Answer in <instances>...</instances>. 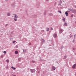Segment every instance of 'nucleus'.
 I'll return each instance as SVG.
<instances>
[{
  "mask_svg": "<svg viewBox=\"0 0 76 76\" xmlns=\"http://www.w3.org/2000/svg\"><path fill=\"white\" fill-rule=\"evenodd\" d=\"M30 71L31 73H34L35 72V69H30Z\"/></svg>",
  "mask_w": 76,
  "mask_h": 76,
  "instance_id": "f257e3e1",
  "label": "nucleus"
},
{
  "mask_svg": "<svg viewBox=\"0 0 76 76\" xmlns=\"http://www.w3.org/2000/svg\"><path fill=\"white\" fill-rule=\"evenodd\" d=\"M76 64H74L72 66V68L75 69V67H76Z\"/></svg>",
  "mask_w": 76,
  "mask_h": 76,
  "instance_id": "f03ea898",
  "label": "nucleus"
},
{
  "mask_svg": "<svg viewBox=\"0 0 76 76\" xmlns=\"http://www.w3.org/2000/svg\"><path fill=\"white\" fill-rule=\"evenodd\" d=\"M59 33H62V32H63V30H62V29H61L59 30Z\"/></svg>",
  "mask_w": 76,
  "mask_h": 76,
  "instance_id": "7ed1b4c3",
  "label": "nucleus"
},
{
  "mask_svg": "<svg viewBox=\"0 0 76 76\" xmlns=\"http://www.w3.org/2000/svg\"><path fill=\"white\" fill-rule=\"evenodd\" d=\"M15 54H18V51H15Z\"/></svg>",
  "mask_w": 76,
  "mask_h": 76,
  "instance_id": "20e7f679",
  "label": "nucleus"
},
{
  "mask_svg": "<svg viewBox=\"0 0 76 76\" xmlns=\"http://www.w3.org/2000/svg\"><path fill=\"white\" fill-rule=\"evenodd\" d=\"M52 69L53 70H56V68L54 66L52 68Z\"/></svg>",
  "mask_w": 76,
  "mask_h": 76,
  "instance_id": "39448f33",
  "label": "nucleus"
},
{
  "mask_svg": "<svg viewBox=\"0 0 76 76\" xmlns=\"http://www.w3.org/2000/svg\"><path fill=\"white\" fill-rule=\"evenodd\" d=\"M50 30V28H47L46 29V31H49V30Z\"/></svg>",
  "mask_w": 76,
  "mask_h": 76,
  "instance_id": "423d86ee",
  "label": "nucleus"
},
{
  "mask_svg": "<svg viewBox=\"0 0 76 76\" xmlns=\"http://www.w3.org/2000/svg\"><path fill=\"white\" fill-rule=\"evenodd\" d=\"M68 14H69L67 13V12H65V14H66V16H68Z\"/></svg>",
  "mask_w": 76,
  "mask_h": 76,
  "instance_id": "0eeeda50",
  "label": "nucleus"
},
{
  "mask_svg": "<svg viewBox=\"0 0 76 76\" xmlns=\"http://www.w3.org/2000/svg\"><path fill=\"white\" fill-rule=\"evenodd\" d=\"M57 36V34H55L54 35H53V37H56Z\"/></svg>",
  "mask_w": 76,
  "mask_h": 76,
  "instance_id": "6e6552de",
  "label": "nucleus"
},
{
  "mask_svg": "<svg viewBox=\"0 0 76 76\" xmlns=\"http://www.w3.org/2000/svg\"><path fill=\"white\" fill-rule=\"evenodd\" d=\"M14 15H15V18H18V16H16V15H15V14H14Z\"/></svg>",
  "mask_w": 76,
  "mask_h": 76,
  "instance_id": "1a4fd4ad",
  "label": "nucleus"
},
{
  "mask_svg": "<svg viewBox=\"0 0 76 76\" xmlns=\"http://www.w3.org/2000/svg\"><path fill=\"white\" fill-rule=\"evenodd\" d=\"M64 25H65V26H67V23H65Z\"/></svg>",
  "mask_w": 76,
  "mask_h": 76,
  "instance_id": "9d476101",
  "label": "nucleus"
},
{
  "mask_svg": "<svg viewBox=\"0 0 76 76\" xmlns=\"http://www.w3.org/2000/svg\"><path fill=\"white\" fill-rule=\"evenodd\" d=\"M6 61L7 63H9V60H8V59H7V60H6Z\"/></svg>",
  "mask_w": 76,
  "mask_h": 76,
  "instance_id": "9b49d317",
  "label": "nucleus"
},
{
  "mask_svg": "<svg viewBox=\"0 0 76 76\" xmlns=\"http://www.w3.org/2000/svg\"><path fill=\"white\" fill-rule=\"evenodd\" d=\"M14 20L15 21H17V19L16 18H14Z\"/></svg>",
  "mask_w": 76,
  "mask_h": 76,
  "instance_id": "f8f14e48",
  "label": "nucleus"
},
{
  "mask_svg": "<svg viewBox=\"0 0 76 76\" xmlns=\"http://www.w3.org/2000/svg\"><path fill=\"white\" fill-rule=\"evenodd\" d=\"M74 13H76V10H74Z\"/></svg>",
  "mask_w": 76,
  "mask_h": 76,
  "instance_id": "ddd939ff",
  "label": "nucleus"
},
{
  "mask_svg": "<svg viewBox=\"0 0 76 76\" xmlns=\"http://www.w3.org/2000/svg\"><path fill=\"white\" fill-rule=\"evenodd\" d=\"M7 15H8V16H10V13H8V14H7Z\"/></svg>",
  "mask_w": 76,
  "mask_h": 76,
  "instance_id": "4468645a",
  "label": "nucleus"
},
{
  "mask_svg": "<svg viewBox=\"0 0 76 76\" xmlns=\"http://www.w3.org/2000/svg\"><path fill=\"white\" fill-rule=\"evenodd\" d=\"M18 60L19 61H20V60H21V58H18Z\"/></svg>",
  "mask_w": 76,
  "mask_h": 76,
  "instance_id": "2eb2a0df",
  "label": "nucleus"
},
{
  "mask_svg": "<svg viewBox=\"0 0 76 76\" xmlns=\"http://www.w3.org/2000/svg\"><path fill=\"white\" fill-rule=\"evenodd\" d=\"M69 11H72V10L71 9H69Z\"/></svg>",
  "mask_w": 76,
  "mask_h": 76,
  "instance_id": "dca6fc26",
  "label": "nucleus"
},
{
  "mask_svg": "<svg viewBox=\"0 0 76 76\" xmlns=\"http://www.w3.org/2000/svg\"><path fill=\"white\" fill-rule=\"evenodd\" d=\"M4 54H6V51H4Z\"/></svg>",
  "mask_w": 76,
  "mask_h": 76,
  "instance_id": "f3484780",
  "label": "nucleus"
},
{
  "mask_svg": "<svg viewBox=\"0 0 76 76\" xmlns=\"http://www.w3.org/2000/svg\"><path fill=\"white\" fill-rule=\"evenodd\" d=\"M15 47L16 48H18V45H16V46H15Z\"/></svg>",
  "mask_w": 76,
  "mask_h": 76,
  "instance_id": "a211bd4d",
  "label": "nucleus"
},
{
  "mask_svg": "<svg viewBox=\"0 0 76 76\" xmlns=\"http://www.w3.org/2000/svg\"><path fill=\"white\" fill-rule=\"evenodd\" d=\"M63 20L64 22H65V18H64V19H63Z\"/></svg>",
  "mask_w": 76,
  "mask_h": 76,
  "instance_id": "6ab92c4d",
  "label": "nucleus"
},
{
  "mask_svg": "<svg viewBox=\"0 0 76 76\" xmlns=\"http://www.w3.org/2000/svg\"><path fill=\"white\" fill-rule=\"evenodd\" d=\"M58 12H59V13H61V12L60 11H58Z\"/></svg>",
  "mask_w": 76,
  "mask_h": 76,
  "instance_id": "aec40b11",
  "label": "nucleus"
},
{
  "mask_svg": "<svg viewBox=\"0 0 76 76\" xmlns=\"http://www.w3.org/2000/svg\"><path fill=\"white\" fill-rule=\"evenodd\" d=\"M71 18H73V15H72L71 16Z\"/></svg>",
  "mask_w": 76,
  "mask_h": 76,
  "instance_id": "412c9836",
  "label": "nucleus"
},
{
  "mask_svg": "<svg viewBox=\"0 0 76 76\" xmlns=\"http://www.w3.org/2000/svg\"><path fill=\"white\" fill-rule=\"evenodd\" d=\"M15 42H16V41H13V43H15Z\"/></svg>",
  "mask_w": 76,
  "mask_h": 76,
  "instance_id": "4be33fe9",
  "label": "nucleus"
},
{
  "mask_svg": "<svg viewBox=\"0 0 76 76\" xmlns=\"http://www.w3.org/2000/svg\"><path fill=\"white\" fill-rule=\"evenodd\" d=\"M66 57H66V56H64V58H66Z\"/></svg>",
  "mask_w": 76,
  "mask_h": 76,
  "instance_id": "5701e85b",
  "label": "nucleus"
},
{
  "mask_svg": "<svg viewBox=\"0 0 76 76\" xmlns=\"http://www.w3.org/2000/svg\"><path fill=\"white\" fill-rule=\"evenodd\" d=\"M13 69L14 70H15V69H16V68H13Z\"/></svg>",
  "mask_w": 76,
  "mask_h": 76,
  "instance_id": "b1692460",
  "label": "nucleus"
},
{
  "mask_svg": "<svg viewBox=\"0 0 76 76\" xmlns=\"http://www.w3.org/2000/svg\"><path fill=\"white\" fill-rule=\"evenodd\" d=\"M11 68H12V69H13V68H14L13 67V66H12L11 67Z\"/></svg>",
  "mask_w": 76,
  "mask_h": 76,
  "instance_id": "393cba45",
  "label": "nucleus"
},
{
  "mask_svg": "<svg viewBox=\"0 0 76 76\" xmlns=\"http://www.w3.org/2000/svg\"><path fill=\"white\" fill-rule=\"evenodd\" d=\"M53 28L52 27H51V30H53Z\"/></svg>",
  "mask_w": 76,
  "mask_h": 76,
  "instance_id": "a878e982",
  "label": "nucleus"
},
{
  "mask_svg": "<svg viewBox=\"0 0 76 76\" xmlns=\"http://www.w3.org/2000/svg\"><path fill=\"white\" fill-rule=\"evenodd\" d=\"M73 50H75V48H73Z\"/></svg>",
  "mask_w": 76,
  "mask_h": 76,
  "instance_id": "bb28decb",
  "label": "nucleus"
},
{
  "mask_svg": "<svg viewBox=\"0 0 76 76\" xmlns=\"http://www.w3.org/2000/svg\"><path fill=\"white\" fill-rule=\"evenodd\" d=\"M76 36V34L75 35V36Z\"/></svg>",
  "mask_w": 76,
  "mask_h": 76,
  "instance_id": "cd10ccee",
  "label": "nucleus"
},
{
  "mask_svg": "<svg viewBox=\"0 0 76 76\" xmlns=\"http://www.w3.org/2000/svg\"><path fill=\"white\" fill-rule=\"evenodd\" d=\"M30 45H31V43H30Z\"/></svg>",
  "mask_w": 76,
  "mask_h": 76,
  "instance_id": "c85d7f7f",
  "label": "nucleus"
},
{
  "mask_svg": "<svg viewBox=\"0 0 76 76\" xmlns=\"http://www.w3.org/2000/svg\"><path fill=\"white\" fill-rule=\"evenodd\" d=\"M75 23L76 24V21H75Z\"/></svg>",
  "mask_w": 76,
  "mask_h": 76,
  "instance_id": "c756f323",
  "label": "nucleus"
},
{
  "mask_svg": "<svg viewBox=\"0 0 76 76\" xmlns=\"http://www.w3.org/2000/svg\"><path fill=\"white\" fill-rule=\"evenodd\" d=\"M75 55H76V53H75Z\"/></svg>",
  "mask_w": 76,
  "mask_h": 76,
  "instance_id": "7c9ffc66",
  "label": "nucleus"
},
{
  "mask_svg": "<svg viewBox=\"0 0 76 76\" xmlns=\"http://www.w3.org/2000/svg\"><path fill=\"white\" fill-rule=\"evenodd\" d=\"M43 42H44V41H43Z\"/></svg>",
  "mask_w": 76,
  "mask_h": 76,
  "instance_id": "2f4dec72",
  "label": "nucleus"
},
{
  "mask_svg": "<svg viewBox=\"0 0 76 76\" xmlns=\"http://www.w3.org/2000/svg\"><path fill=\"white\" fill-rule=\"evenodd\" d=\"M15 76V75L14 76H14Z\"/></svg>",
  "mask_w": 76,
  "mask_h": 76,
  "instance_id": "473e14b6",
  "label": "nucleus"
},
{
  "mask_svg": "<svg viewBox=\"0 0 76 76\" xmlns=\"http://www.w3.org/2000/svg\"><path fill=\"white\" fill-rule=\"evenodd\" d=\"M33 62H34L33 61Z\"/></svg>",
  "mask_w": 76,
  "mask_h": 76,
  "instance_id": "72a5a7b5",
  "label": "nucleus"
},
{
  "mask_svg": "<svg viewBox=\"0 0 76 76\" xmlns=\"http://www.w3.org/2000/svg\"><path fill=\"white\" fill-rule=\"evenodd\" d=\"M12 17H14L13 16H12Z\"/></svg>",
  "mask_w": 76,
  "mask_h": 76,
  "instance_id": "f704fd0d",
  "label": "nucleus"
}]
</instances>
